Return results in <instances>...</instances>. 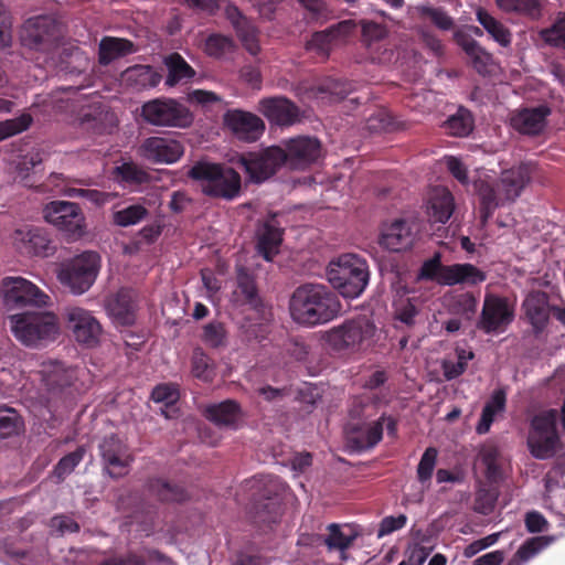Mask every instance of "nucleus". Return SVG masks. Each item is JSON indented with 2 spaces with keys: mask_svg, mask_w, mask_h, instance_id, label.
<instances>
[{
  "mask_svg": "<svg viewBox=\"0 0 565 565\" xmlns=\"http://www.w3.org/2000/svg\"><path fill=\"white\" fill-rule=\"evenodd\" d=\"M291 319L303 327H316L333 320L341 311L337 296L322 284H303L289 301Z\"/></svg>",
  "mask_w": 565,
  "mask_h": 565,
  "instance_id": "1",
  "label": "nucleus"
},
{
  "mask_svg": "<svg viewBox=\"0 0 565 565\" xmlns=\"http://www.w3.org/2000/svg\"><path fill=\"white\" fill-rule=\"evenodd\" d=\"M529 167L522 164L502 172V175L495 184L487 180L479 179L475 182V188L479 194L481 203V217L486 222L493 211L502 204L513 202L520 194L529 179Z\"/></svg>",
  "mask_w": 565,
  "mask_h": 565,
  "instance_id": "2",
  "label": "nucleus"
},
{
  "mask_svg": "<svg viewBox=\"0 0 565 565\" xmlns=\"http://www.w3.org/2000/svg\"><path fill=\"white\" fill-rule=\"evenodd\" d=\"M376 331L370 318L360 316L322 331L320 339L331 351L354 353L370 348L375 341Z\"/></svg>",
  "mask_w": 565,
  "mask_h": 565,
  "instance_id": "3",
  "label": "nucleus"
},
{
  "mask_svg": "<svg viewBox=\"0 0 565 565\" xmlns=\"http://www.w3.org/2000/svg\"><path fill=\"white\" fill-rule=\"evenodd\" d=\"M327 279L344 298L355 299L365 290L370 273L366 260L356 254H342L327 267Z\"/></svg>",
  "mask_w": 565,
  "mask_h": 565,
  "instance_id": "4",
  "label": "nucleus"
},
{
  "mask_svg": "<svg viewBox=\"0 0 565 565\" xmlns=\"http://www.w3.org/2000/svg\"><path fill=\"white\" fill-rule=\"evenodd\" d=\"M189 175L206 195L231 201L241 193V175L226 166L200 161L191 168Z\"/></svg>",
  "mask_w": 565,
  "mask_h": 565,
  "instance_id": "5",
  "label": "nucleus"
},
{
  "mask_svg": "<svg viewBox=\"0 0 565 565\" xmlns=\"http://www.w3.org/2000/svg\"><path fill=\"white\" fill-rule=\"evenodd\" d=\"M10 327L14 337L29 347L53 341L60 332L57 318L52 312L13 315L10 317Z\"/></svg>",
  "mask_w": 565,
  "mask_h": 565,
  "instance_id": "6",
  "label": "nucleus"
},
{
  "mask_svg": "<svg viewBox=\"0 0 565 565\" xmlns=\"http://www.w3.org/2000/svg\"><path fill=\"white\" fill-rule=\"evenodd\" d=\"M418 277L430 279L443 286H455L458 284L478 285L486 280L487 275L472 264L443 265L441 256L436 253L431 258L424 262Z\"/></svg>",
  "mask_w": 565,
  "mask_h": 565,
  "instance_id": "7",
  "label": "nucleus"
},
{
  "mask_svg": "<svg viewBox=\"0 0 565 565\" xmlns=\"http://www.w3.org/2000/svg\"><path fill=\"white\" fill-rule=\"evenodd\" d=\"M99 268V255L95 252H84L61 265L57 279L73 295L79 296L93 286Z\"/></svg>",
  "mask_w": 565,
  "mask_h": 565,
  "instance_id": "8",
  "label": "nucleus"
},
{
  "mask_svg": "<svg viewBox=\"0 0 565 565\" xmlns=\"http://www.w3.org/2000/svg\"><path fill=\"white\" fill-rule=\"evenodd\" d=\"M141 116L146 122L157 127L188 128L193 122V114L173 98H156L145 103Z\"/></svg>",
  "mask_w": 565,
  "mask_h": 565,
  "instance_id": "9",
  "label": "nucleus"
},
{
  "mask_svg": "<svg viewBox=\"0 0 565 565\" xmlns=\"http://www.w3.org/2000/svg\"><path fill=\"white\" fill-rule=\"evenodd\" d=\"M45 222L63 232L72 239H78L86 233L85 216L81 207L68 201H52L43 207Z\"/></svg>",
  "mask_w": 565,
  "mask_h": 565,
  "instance_id": "10",
  "label": "nucleus"
},
{
  "mask_svg": "<svg viewBox=\"0 0 565 565\" xmlns=\"http://www.w3.org/2000/svg\"><path fill=\"white\" fill-rule=\"evenodd\" d=\"M557 419L556 409L532 417V457L548 459L555 456L559 445Z\"/></svg>",
  "mask_w": 565,
  "mask_h": 565,
  "instance_id": "11",
  "label": "nucleus"
},
{
  "mask_svg": "<svg viewBox=\"0 0 565 565\" xmlns=\"http://www.w3.org/2000/svg\"><path fill=\"white\" fill-rule=\"evenodd\" d=\"M285 161V151L280 147H269L239 158V164L244 168L249 181L256 183L269 179Z\"/></svg>",
  "mask_w": 565,
  "mask_h": 565,
  "instance_id": "12",
  "label": "nucleus"
},
{
  "mask_svg": "<svg viewBox=\"0 0 565 565\" xmlns=\"http://www.w3.org/2000/svg\"><path fill=\"white\" fill-rule=\"evenodd\" d=\"M1 290L4 303L10 308L45 307L50 302V297L45 292L22 277H6Z\"/></svg>",
  "mask_w": 565,
  "mask_h": 565,
  "instance_id": "13",
  "label": "nucleus"
},
{
  "mask_svg": "<svg viewBox=\"0 0 565 565\" xmlns=\"http://www.w3.org/2000/svg\"><path fill=\"white\" fill-rule=\"evenodd\" d=\"M67 329L78 343L93 347L102 334V326L90 311L82 307L70 306L64 310Z\"/></svg>",
  "mask_w": 565,
  "mask_h": 565,
  "instance_id": "14",
  "label": "nucleus"
},
{
  "mask_svg": "<svg viewBox=\"0 0 565 565\" xmlns=\"http://www.w3.org/2000/svg\"><path fill=\"white\" fill-rule=\"evenodd\" d=\"M417 231L409 221L397 218L381 226L379 244L392 253H403L413 247Z\"/></svg>",
  "mask_w": 565,
  "mask_h": 565,
  "instance_id": "15",
  "label": "nucleus"
},
{
  "mask_svg": "<svg viewBox=\"0 0 565 565\" xmlns=\"http://www.w3.org/2000/svg\"><path fill=\"white\" fill-rule=\"evenodd\" d=\"M139 156L154 164H172L184 153L183 145L171 137L146 138L138 149Z\"/></svg>",
  "mask_w": 565,
  "mask_h": 565,
  "instance_id": "16",
  "label": "nucleus"
},
{
  "mask_svg": "<svg viewBox=\"0 0 565 565\" xmlns=\"http://www.w3.org/2000/svg\"><path fill=\"white\" fill-rule=\"evenodd\" d=\"M12 243L20 253L30 256L49 257L55 252L50 235L41 227L17 228L12 235Z\"/></svg>",
  "mask_w": 565,
  "mask_h": 565,
  "instance_id": "17",
  "label": "nucleus"
},
{
  "mask_svg": "<svg viewBox=\"0 0 565 565\" xmlns=\"http://www.w3.org/2000/svg\"><path fill=\"white\" fill-rule=\"evenodd\" d=\"M513 320V310L509 302L497 296L488 295L479 321V328L487 333H501Z\"/></svg>",
  "mask_w": 565,
  "mask_h": 565,
  "instance_id": "18",
  "label": "nucleus"
},
{
  "mask_svg": "<svg viewBox=\"0 0 565 565\" xmlns=\"http://www.w3.org/2000/svg\"><path fill=\"white\" fill-rule=\"evenodd\" d=\"M58 34L56 21L49 15H40L24 22L20 31V39L24 46L39 49L40 45L57 39Z\"/></svg>",
  "mask_w": 565,
  "mask_h": 565,
  "instance_id": "19",
  "label": "nucleus"
},
{
  "mask_svg": "<svg viewBox=\"0 0 565 565\" xmlns=\"http://www.w3.org/2000/svg\"><path fill=\"white\" fill-rule=\"evenodd\" d=\"M225 127L239 140L255 141L264 132L263 120L248 111L231 109L223 117Z\"/></svg>",
  "mask_w": 565,
  "mask_h": 565,
  "instance_id": "20",
  "label": "nucleus"
},
{
  "mask_svg": "<svg viewBox=\"0 0 565 565\" xmlns=\"http://www.w3.org/2000/svg\"><path fill=\"white\" fill-rule=\"evenodd\" d=\"M99 448L105 469L110 477L118 478L128 472L132 458L120 439L116 436L105 438Z\"/></svg>",
  "mask_w": 565,
  "mask_h": 565,
  "instance_id": "21",
  "label": "nucleus"
},
{
  "mask_svg": "<svg viewBox=\"0 0 565 565\" xmlns=\"http://www.w3.org/2000/svg\"><path fill=\"white\" fill-rule=\"evenodd\" d=\"M286 161L291 168L302 169L315 162L321 152L320 142L311 137H298L286 142Z\"/></svg>",
  "mask_w": 565,
  "mask_h": 565,
  "instance_id": "22",
  "label": "nucleus"
},
{
  "mask_svg": "<svg viewBox=\"0 0 565 565\" xmlns=\"http://www.w3.org/2000/svg\"><path fill=\"white\" fill-rule=\"evenodd\" d=\"M106 311L118 326H130L136 319V294L131 289H120L105 303Z\"/></svg>",
  "mask_w": 565,
  "mask_h": 565,
  "instance_id": "23",
  "label": "nucleus"
},
{
  "mask_svg": "<svg viewBox=\"0 0 565 565\" xmlns=\"http://www.w3.org/2000/svg\"><path fill=\"white\" fill-rule=\"evenodd\" d=\"M352 20H344L326 31L316 32L307 43V49L327 54L333 46L341 44L355 30Z\"/></svg>",
  "mask_w": 565,
  "mask_h": 565,
  "instance_id": "24",
  "label": "nucleus"
},
{
  "mask_svg": "<svg viewBox=\"0 0 565 565\" xmlns=\"http://www.w3.org/2000/svg\"><path fill=\"white\" fill-rule=\"evenodd\" d=\"M362 34L370 56L374 62L387 63L392 60L393 51L385 41L387 35L385 26L375 22L363 21Z\"/></svg>",
  "mask_w": 565,
  "mask_h": 565,
  "instance_id": "25",
  "label": "nucleus"
},
{
  "mask_svg": "<svg viewBox=\"0 0 565 565\" xmlns=\"http://www.w3.org/2000/svg\"><path fill=\"white\" fill-rule=\"evenodd\" d=\"M31 364V361L23 362L13 354H3L0 358V385L8 390L29 392L24 374Z\"/></svg>",
  "mask_w": 565,
  "mask_h": 565,
  "instance_id": "26",
  "label": "nucleus"
},
{
  "mask_svg": "<svg viewBox=\"0 0 565 565\" xmlns=\"http://www.w3.org/2000/svg\"><path fill=\"white\" fill-rule=\"evenodd\" d=\"M455 211V200L447 188L435 186L427 195L426 214L430 223L446 224Z\"/></svg>",
  "mask_w": 565,
  "mask_h": 565,
  "instance_id": "27",
  "label": "nucleus"
},
{
  "mask_svg": "<svg viewBox=\"0 0 565 565\" xmlns=\"http://www.w3.org/2000/svg\"><path fill=\"white\" fill-rule=\"evenodd\" d=\"M258 110L273 124L289 126L299 118V110L290 100L284 97L264 98L259 102Z\"/></svg>",
  "mask_w": 565,
  "mask_h": 565,
  "instance_id": "28",
  "label": "nucleus"
},
{
  "mask_svg": "<svg viewBox=\"0 0 565 565\" xmlns=\"http://www.w3.org/2000/svg\"><path fill=\"white\" fill-rule=\"evenodd\" d=\"M226 18L231 21L236 30L237 36L242 41L244 47L252 54L256 55L259 50L257 31L254 25L242 15L237 7L227 4L225 8Z\"/></svg>",
  "mask_w": 565,
  "mask_h": 565,
  "instance_id": "29",
  "label": "nucleus"
},
{
  "mask_svg": "<svg viewBox=\"0 0 565 565\" xmlns=\"http://www.w3.org/2000/svg\"><path fill=\"white\" fill-rule=\"evenodd\" d=\"M206 418L218 427H230L236 429L243 418L239 405L232 399L211 404L205 407Z\"/></svg>",
  "mask_w": 565,
  "mask_h": 565,
  "instance_id": "30",
  "label": "nucleus"
},
{
  "mask_svg": "<svg viewBox=\"0 0 565 565\" xmlns=\"http://www.w3.org/2000/svg\"><path fill=\"white\" fill-rule=\"evenodd\" d=\"M161 81L149 65H135L125 70L120 75L121 85L134 90H143L156 87Z\"/></svg>",
  "mask_w": 565,
  "mask_h": 565,
  "instance_id": "31",
  "label": "nucleus"
},
{
  "mask_svg": "<svg viewBox=\"0 0 565 565\" xmlns=\"http://www.w3.org/2000/svg\"><path fill=\"white\" fill-rule=\"evenodd\" d=\"M505 405V392L501 388L493 391L481 411L480 419L476 425V433L478 435L489 433L492 424L503 415Z\"/></svg>",
  "mask_w": 565,
  "mask_h": 565,
  "instance_id": "32",
  "label": "nucleus"
},
{
  "mask_svg": "<svg viewBox=\"0 0 565 565\" xmlns=\"http://www.w3.org/2000/svg\"><path fill=\"white\" fill-rule=\"evenodd\" d=\"M74 373V370L65 367L61 362L50 360L42 362L33 376L39 377L47 390H53L68 385Z\"/></svg>",
  "mask_w": 565,
  "mask_h": 565,
  "instance_id": "33",
  "label": "nucleus"
},
{
  "mask_svg": "<svg viewBox=\"0 0 565 565\" xmlns=\"http://www.w3.org/2000/svg\"><path fill=\"white\" fill-rule=\"evenodd\" d=\"M281 241V231L271 221L259 226L257 231V250L267 262H270L278 254Z\"/></svg>",
  "mask_w": 565,
  "mask_h": 565,
  "instance_id": "34",
  "label": "nucleus"
},
{
  "mask_svg": "<svg viewBox=\"0 0 565 565\" xmlns=\"http://www.w3.org/2000/svg\"><path fill=\"white\" fill-rule=\"evenodd\" d=\"M384 426L386 427L388 434L395 433V422L391 417L383 415L379 418V420L373 422L362 428L356 437L353 438V440L361 449L372 448L382 439Z\"/></svg>",
  "mask_w": 565,
  "mask_h": 565,
  "instance_id": "35",
  "label": "nucleus"
},
{
  "mask_svg": "<svg viewBox=\"0 0 565 565\" xmlns=\"http://www.w3.org/2000/svg\"><path fill=\"white\" fill-rule=\"evenodd\" d=\"M393 307L394 317L397 321L406 326L415 324L416 317L419 315L420 310V301L416 295H411L409 292H397Z\"/></svg>",
  "mask_w": 565,
  "mask_h": 565,
  "instance_id": "36",
  "label": "nucleus"
},
{
  "mask_svg": "<svg viewBox=\"0 0 565 565\" xmlns=\"http://www.w3.org/2000/svg\"><path fill=\"white\" fill-rule=\"evenodd\" d=\"M554 308L548 302V297L545 292L532 291V332H543L548 322L551 315L554 316Z\"/></svg>",
  "mask_w": 565,
  "mask_h": 565,
  "instance_id": "37",
  "label": "nucleus"
},
{
  "mask_svg": "<svg viewBox=\"0 0 565 565\" xmlns=\"http://www.w3.org/2000/svg\"><path fill=\"white\" fill-rule=\"evenodd\" d=\"M435 548V543L431 536L427 534L416 533L412 543L408 544L405 556L407 565H424L428 556Z\"/></svg>",
  "mask_w": 565,
  "mask_h": 565,
  "instance_id": "38",
  "label": "nucleus"
},
{
  "mask_svg": "<svg viewBox=\"0 0 565 565\" xmlns=\"http://www.w3.org/2000/svg\"><path fill=\"white\" fill-rule=\"evenodd\" d=\"M134 52L130 41L119 38H104L99 43V63L109 64L111 61Z\"/></svg>",
  "mask_w": 565,
  "mask_h": 565,
  "instance_id": "39",
  "label": "nucleus"
},
{
  "mask_svg": "<svg viewBox=\"0 0 565 565\" xmlns=\"http://www.w3.org/2000/svg\"><path fill=\"white\" fill-rule=\"evenodd\" d=\"M477 461L484 468L486 477L494 481L501 475V459L497 445L492 441H487L481 445Z\"/></svg>",
  "mask_w": 565,
  "mask_h": 565,
  "instance_id": "40",
  "label": "nucleus"
},
{
  "mask_svg": "<svg viewBox=\"0 0 565 565\" xmlns=\"http://www.w3.org/2000/svg\"><path fill=\"white\" fill-rule=\"evenodd\" d=\"M164 64L168 67L169 74L166 78V85L172 87L182 81L191 79L195 72L194 70L185 62V60L174 53L164 58Z\"/></svg>",
  "mask_w": 565,
  "mask_h": 565,
  "instance_id": "41",
  "label": "nucleus"
},
{
  "mask_svg": "<svg viewBox=\"0 0 565 565\" xmlns=\"http://www.w3.org/2000/svg\"><path fill=\"white\" fill-rule=\"evenodd\" d=\"M449 311L467 320H471L478 307L477 298L470 292L454 294L446 297Z\"/></svg>",
  "mask_w": 565,
  "mask_h": 565,
  "instance_id": "42",
  "label": "nucleus"
},
{
  "mask_svg": "<svg viewBox=\"0 0 565 565\" xmlns=\"http://www.w3.org/2000/svg\"><path fill=\"white\" fill-rule=\"evenodd\" d=\"M43 161L42 152L39 149H32L22 156L15 164V180L24 186H32L31 172L41 166Z\"/></svg>",
  "mask_w": 565,
  "mask_h": 565,
  "instance_id": "43",
  "label": "nucleus"
},
{
  "mask_svg": "<svg viewBox=\"0 0 565 565\" xmlns=\"http://www.w3.org/2000/svg\"><path fill=\"white\" fill-rule=\"evenodd\" d=\"M237 289L243 296L244 301L256 312L265 316L264 308L262 307L260 299L258 298L255 287L254 278L244 269H237Z\"/></svg>",
  "mask_w": 565,
  "mask_h": 565,
  "instance_id": "44",
  "label": "nucleus"
},
{
  "mask_svg": "<svg viewBox=\"0 0 565 565\" xmlns=\"http://www.w3.org/2000/svg\"><path fill=\"white\" fill-rule=\"evenodd\" d=\"M477 20L486 29V31L497 41L500 45L507 46L511 42V35L504 25L495 20L487 11L479 9L477 11Z\"/></svg>",
  "mask_w": 565,
  "mask_h": 565,
  "instance_id": "45",
  "label": "nucleus"
},
{
  "mask_svg": "<svg viewBox=\"0 0 565 565\" xmlns=\"http://www.w3.org/2000/svg\"><path fill=\"white\" fill-rule=\"evenodd\" d=\"M446 132L455 137H465L473 128L472 116L469 110L459 108L455 115H451L445 122Z\"/></svg>",
  "mask_w": 565,
  "mask_h": 565,
  "instance_id": "46",
  "label": "nucleus"
},
{
  "mask_svg": "<svg viewBox=\"0 0 565 565\" xmlns=\"http://www.w3.org/2000/svg\"><path fill=\"white\" fill-rule=\"evenodd\" d=\"M191 372L194 377L203 382H212L215 377L213 361L201 350L195 349L191 359Z\"/></svg>",
  "mask_w": 565,
  "mask_h": 565,
  "instance_id": "47",
  "label": "nucleus"
},
{
  "mask_svg": "<svg viewBox=\"0 0 565 565\" xmlns=\"http://www.w3.org/2000/svg\"><path fill=\"white\" fill-rule=\"evenodd\" d=\"M24 422L14 408L0 407V437L7 438L20 434Z\"/></svg>",
  "mask_w": 565,
  "mask_h": 565,
  "instance_id": "48",
  "label": "nucleus"
},
{
  "mask_svg": "<svg viewBox=\"0 0 565 565\" xmlns=\"http://www.w3.org/2000/svg\"><path fill=\"white\" fill-rule=\"evenodd\" d=\"M235 50L233 40L221 34H211L205 40L204 51L207 55L215 58H225Z\"/></svg>",
  "mask_w": 565,
  "mask_h": 565,
  "instance_id": "49",
  "label": "nucleus"
},
{
  "mask_svg": "<svg viewBox=\"0 0 565 565\" xmlns=\"http://www.w3.org/2000/svg\"><path fill=\"white\" fill-rule=\"evenodd\" d=\"M148 212L140 204L129 205L113 213V222L120 227H128L141 222Z\"/></svg>",
  "mask_w": 565,
  "mask_h": 565,
  "instance_id": "50",
  "label": "nucleus"
},
{
  "mask_svg": "<svg viewBox=\"0 0 565 565\" xmlns=\"http://www.w3.org/2000/svg\"><path fill=\"white\" fill-rule=\"evenodd\" d=\"M414 10L418 17L431 21L441 30H449L452 26V19L439 8L418 6Z\"/></svg>",
  "mask_w": 565,
  "mask_h": 565,
  "instance_id": "51",
  "label": "nucleus"
},
{
  "mask_svg": "<svg viewBox=\"0 0 565 565\" xmlns=\"http://www.w3.org/2000/svg\"><path fill=\"white\" fill-rule=\"evenodd\" d=\"M32 122L29 114H22L17 118L0 121V141L25 131Z\"/></svg>",
  "mask_w": 565,
  "mask_h": 565,
  "instance_id": "52",
  "label": "nucleus"
},
{
  "mask_svg": "<svg viewBox=\"0 0 565 565\" xmlns=\"http://www.w3.org/2000/svg\"><path fill=\"white\" fill-rule=\"evenodd\" d=\"M116 179L125 184L141 183L146 180V173L132 162H124L115 168Z\"/></svg>",
  "mask_w": 565,
  "mask_h": 565,
  "instance_id": "53",
  "label": "nucleus"
},
{
  "mask_svg": "<svg viewBox=\"0 0 565 565\" xmlns=\"http://www.w3.org/2000/svg\"><path fill=\"white\" fill-rule=\"evenodd\" d=\"M330 534L323 540L329 550H339L341 552L350 547L355 539L353 534H345L337 524L329 525Z\"/></svg>",
  "mask_w": 565,
  "mask_h": 565,
  "instance_id": "54",
  "label": "nucleus"
},
{
  "mask_svg": "<svg viewBox=\"0 0 565 565\" xmlns=\"http://www.w3.org/2000/svg\"><path fill=\"white\" fill-rule=\"evenodd\" d=\"M541 36L547 44L565 51V17L557 19L551 28L542 30Z\"/></svg>",
  "mask_w": 565,
  "mask_h": 565,
  "instance_id": "55",
  "label": "nucleus"
},
{
  "mask_svg": "<svg viewBox=\"0 0 565 565\" xmlns=\"http://www.w3.org/2000/svg\"><path fill=\"white\" fill-rule=\"evenodd\" d=\"M437 456L438 452L433 447L427 448L423 454L417 467V477L422 483L430 480L436 466Z\"/></svg>",
  "mask_w": 565,
  "mask_h": 565,
  "instance_id": "56",
  "label": "nucleus"
},
{
  "mask_svg": "<svg viewBox=\"0 0 565 565\" xmlns=\"http://www.w3.org/2000/svg\"><path fill=\"white\" fill-rule=\"evenodd\" d=\"M180 394L175 385L160 384L152 391L151 398L154 403L163 404L166 407L172 406L179 399Z\"/></svg>",
  "mask_w": 565,
  "mask_h": 565,
  "instance_id": "57",
  "label": "nucleus"
},
{
  "mask_svg": "<svg viewBox=\"0 0 565 565\" xmlns=\"http://www.w3.org/2000/svg\"><path fill=\"white\" fill-rule=\"evenodd\" d=\"M152 489L162 501H181L184 499L182 488L172 486L162 480H157L156 483L152 484Z\"/></svg>",
  "mask_w": 565,
  "mask_h": 565,
  "instance_id": "58",
  "label": "nucleus"
},
{
  "mask_svg": "<svg viewBox=\"0 0 565 565\" xmlns=\"http://www.w3.org/2000/svg\"><path fill=\"white\" fill-rule=\"evenodd\" d=\"M84 456V449L79 448L74 452L63 457L57 466L55 467L54 473L58 479H63L65 476L71 473L74 468L82 461Z\"/></svg>",
  "mask_w": 565,
  "mask_h": 565,
  "instance_id": "59",
  "label": "nucleus"
},
{
  "mask_svg": "<svg viewBox=\"0 0 565 565\" xmlns=\"http://www.w3.org/2000/svg\"><path fill=\"white\" fill-rule=\"evenodd\" d=\"M468 56L478 73L487 75L493 71L492 57L481 46Z\"/></svg>",
  "mask_w": 565,
  "mask_h": 565,
  "instance_id": "60",
  "label": "nucleus"
},
{
  "mask_svg": "<svg viewBox=\"0 0 565 565\" xmlns=\"http://www.w3.org/2000/svg\"><path fill=\"white\" fill-rule=\"evenodd\" d=\"M394 120L392 115L385 109H379L367 119V128L373 131L388 130L393 128Z\"/></svg>",
  "mask_w": 565,
  "mask_h": 565,
  "instance_id": "61",
  "label": "nucleus"
},
{
  "mask_svg": "<svg viewBox=\"0 0 565 565\" xmlns=\"http://www.w3.org/2000/svg\"><path fill=\"white\" fill-rule=\"evenodd\" d=\"M188 100L204 108H210L214 104L222 103V97L210 90L194 89L188 94Z\"/></svg>",
  "mask_w": 565,
  "mask_h": 565,
  "instance_id": "62",
  "label": "nucleus"
},
{
  "mask_svg": "<svg viewBox=\"0 0 565 565\" xmlns=\"http://www.w3.org/2000/svg\"><path fill=\"white\" fill-rule=\"evenodd\" d=\"M436 97V94L431 90L416 93L412 96L408 106L422 113L431 111Z\"/></svg>",
  "mask_w": 565,
  "mask_h": 565,
  "instance_id": "63",
  "label": "nucleus"
},
{
  "mask_svg": "<svg viewBox=\"0 0 565 565\" xmlns=\"http://www.w3.org/2000/svg\"><path fill=\"white\" fill-rule=\"evenodd\" d=\"M443 160L455 179H457L461 184L468 183L467 167L459 158L454 156H445Z\"/></svg>",
  "mask_w": 565,
  "mask_h": 565,
  "instance_id": "64",
  "label": "nucleus"
}]
</instances>
